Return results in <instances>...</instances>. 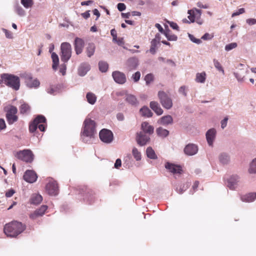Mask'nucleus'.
I'll return each instance as SVG.
<instances>
[{"label": "nucleus", "instance_id": "nucleus-1", "mask_svg": "<svg viewBox=\"0 0 256 256\" xmlns=\"http://www.w3.org/2000/svg\"><path fill=\"white\" fill-rule=\"evenodd\" d=\"M26 229L25 225L17 221L6 224L4 228L5 234L10 237H16Z\"/></svg>", "mask_w": 256, "mask_h": 256}, {"label": "nucleus", "instance_id": "nucleus-2", "mask_svg": "<svg viewBox=\"0 0 256 256\" xmlns=\"http://www.w3.org/2000/svg\"><path fill=\"white\" fill-rule=\"evenodd\" d=\"M2 82L7 86L17 90L20 88V80L18 76L11 74H3L1 75Z\"/></svg>", "mask_w": 256, "mask_h": 256}, {"label": "nucleus", "instance_id": "nucleus-3", "mask_svg": "<svg viewBox=\"0 0 256 256\" xmlns=\"http://www.w3.org/2000/svg\"><path fill=\"white\" fill-rule=\"evenodd\" d=\"M46 118L42 115L38 116L32 122L29 124V130L30 132H35L38 128L42 131L44 132L46 126Z\"/></svg>", "mask_w": 256, "mask_h": 256}, {"label": "nucleus", "instance_id": "nucleus-4", "mask_svg": "<svg viewBox=\"0 0 256 256\" xmlns=\"http://www.w3.org/2000/svg\"><path fill=\"white\" fill-rule=\"evenodd\" d=\"M82 134V136L93 138L96 134L95 122L90 118H86L84 122V128Z\"/></svg>", "mask_w": 256, "mask_h": 256}, {"label": "nucleus", "instance_id": "nucleus-5", "mask_svg": "<svg viewBox=\"0 0 256 256\" xmlns=\"http://www.w3.org/2000/svg\"><path fill=\"white\" fill-rule=\"evenodd\" d=\"M5 111L6 119L9 124H12L18 120V116L16 115L18 110L16 106H9L5 108Z\"/></svg>", "mask_w": 256, "mask_h": 256}, {"label": "nucleus", "instance_id": "nucleus-6", "mask_svg": "<svg viewBox=\"0 0 256 256\" xmlns=\"http://www.w3.org/2000/svg\"><path fill=\"white\" fill-rule=\"evenodd\" d=\"M72 56V46L68 42H62L60 46V58L63 62H67Z\"/></svg>", "mask_w": 256, "mask_h": 256}, {"label": "nucleus", "instance_id": "nucleus-7", "mask_svg": "<svg viewBox=\"0 0 256 256\" xmlns=\"http://www.w3.org/2000/svg\"><path fill=\"white\" fill-rule=\"evenodd\" d=\"M15 156L27 163H31L34 158V155L30 150H24L16 152Z\"/></svg>", "mask_w": 256, "mask_h": 256}, {"label": "nucleus", "instance_id": "nucleus-8", "mask_svg": "<svg viewBox=\"0 0 256 256\" xmlns=\"http://www.w3.org/2000/svg\"><path fill=\"white\" fill-rule=\"evenodd\" d=\"M158 97L162 106L169 110L172 106V101L171 98L164 91L158 92Z\"/></svg>", "mask_w": 256, "mask_h": 256}, {"label": "nucleus", "instance_id": "nucleus-9", "mask_svg": "<svg viewBox=\"0 0 256 256\" xmlns=\"http://www.w3.org/2000/svg\"><path fill=\"white\" fill-rule=\"evenodd\" d=\"M46 190L49 195H57L58 192L57 182L52 178L49 179L48 182L46 186Z\"/></svg>", "mask_w": 256, "mask_h": 256}, {"label": "nucleus", "instance_id": "nucleus-10", "mask_svg": "<svg viewBox=\"0 0 256 256\" xmlns=\"http://www.w3.org/2000/svg\"><path fill=\"white\" fill-rule=\"evenodd\" d=\"M100 140L105 143H110L113 140V134L108 130L104 128L99 133Z\"/></svg>", "mask_w": 256, "mask_h": 256}, {"label": "nucleus", "instance_id": "nucleus-11", "mask_svg": "<svg viewBox=\"0 0 256 256\" xmlns=\"http://www.w3.org/2000/svg\"><path fill=\"white\" fill-rule=\"evenodd\" d=\"M24 179L29 183H33L35 182L38 178L36 174L33 170H27L24 176Z\"/></svg>", "mask_w": 256, "mask_h": 256}, {"label": "nucleus", "instance_id": "nucleus-12", "mask_svg": "<svg viewBox=\"0 0 256 256\" xmlns=\"http://www.w3.org/2000/svg\"><path fill=\"white\" fill-rule=\"evenodd\" d=\"M74 50L76 54H81L84 46V40L79 38H76L74 40Z\"/></svg>", "mask_w": 256, "mask_h": 256}, {"label": "nucleus", "instance_id": "nucleus-13", "mask_svg": "<svg viewBox=\"0 0 256 256\" xmlns=\"http://www.w3.org/2000/svg\"><path fill=\"white\" fill-rule=\"evenodd\" d=\"M112 77L114 81L120 84H123L126 81L125 74L118 71H115L112 72Z\"/></svg>", "mask_w": 256, "mask_h": 256}, {"label": "nucleus", "instance_id": "nucleus-14", "mask_svg": "<svg viewBox=\"0 0 256 256\" xmlns=\"http://www.w3.org/2000/svg\"><path fill=\"white\" fill-rule=\"evenodd\" d=\"M48 209L46 205L42 206L38 209L36 210L33 213L30 215V218L32 220L36 219L39 216H42Z\"/></svg>", "mask_w": 256, "mask_h": 256}, {"label": "nucleus", "instance_id": "nucleus-15", "mask_svg": "<svg viewBox=\"0 0 256 256\" xmlns=\"http://www.w3.org/2000/svg\"><path fill=\"white\" fill-rule=\"evenodd\" d=\"M136 140L139 145L144 146L150 141V138L149 136L144 134L143 132H140L137 134Z\"/></svg>", "mask_w": 256, "mask_h": 256}, {"label": "nucleus", "instance_id": "nucleus-16", "mask_svg": "<svg viewBox=\"0 0 256 256\" xmlns=\"http://www.w3.org/2000/svg\"><path fill=\"white\" fill-rule=\"evenodd\" d=\"M165 168L173 174H181L182 172L181 166L170 162L166 164Z\"/></svg>", "mask_w": 256, "mask_h": 256}, {"label": "nucleus", "instance_id": "nucleus-17", "mask_svg": "<svg viewBox=\"0 0 256 256\" xmlns=\"http://www.w3.org/2000/svg\"><path fill=\"white\" fill-rule=\"evenodd\" d=\"M198 150V146L194 144H188L184 149V153L188 156L195 154Z\"/></svg>", "mask_w": 256, "mask_h": 256}, {"label": "nucleus", "instance_id": "nucleus-18", "mask_svg": "<svg viewBox=\"0 0 256 256\" xmlns=\"http://www.w3.org/2000/svg\"><path fill=\"white\" fill-rule=\"evenodd\" d=\"M189 14L188 16V19L190 22H194L196 17H200L201 15V10L196 8H193L188 10V12Z\"/></svg>", "mask_w": 256, "mask_h": 256}, {"label": "nucleus", "instance_id": "nucleus-19", "mask_svg": "<svg viewBox=\"0 0 256 256\" xmlns=\"http://www.w3.org/2000/svg\"><path fill=\"white\" fill-rule=\"evenodd\" d=\"M238 177L232 176L228 180V186L232 190H235L238 182Z\"/></svg>", "mask_w": 256, "mask_h": 256}, {"label": "nucleus", "instance_id": "nucleus-20", "mask_svg": "<svg viewBox=\"0 0 256 256\" xmlns=\"http://www.w3.org/2000/svg\"><path fill=\"white\" fill-rule=\"evenodd\" d=\"M216 131L214 128L209 130L206 134V138L208 144L212 146L213 142L215 138Z\"/></svg>", "mask_w": 256, "mask_h": 256}, {"label": "nucleus", "instance_id": "nucleus-21", "mask_svg": "<svg viewBox=\"0 0 256 256\" xmlns=\"http://www.w3.org/2000/svg\"><path fill=\"white\" fill-rule=\"evenodd\" d=\"M141 128L143 133L151 134L154 132V127L146 122H143L142 124Z\"/></svg>", "mask_w": 256, "mask_h": 256}, {"label": "nucleus", "instance_id": "nucleus-22", "mask_svg": "<svg viewBox=\"0 0 256 256\" xmlns=\"http://www.w3.org/2000/svg\"><path fill=\"white\" fill-rule=\"evenodd\" d=\"M150 108L158 115L160 116L162 114L163 110L156 102H150Z\"/></svg>", "mask_w": 256, "mask_h": 256}, {"label": "nucleus", "instance_id": "nucleus-23", "mask_svg": "<svg viewBox=\"0 0 256 256\" xmlns=\"http://www.w3.org/2000/svg\"><path fill=\"white\" fill-rule=\"evenodd\" d=\"M138 64V60L135 58H129L126 62V65L130 70L135 69Z\"/></svg>", "mask_w": 256, "mask_h": 256}, {"label": "nucleus", "instance_id": "nucleus-24", "mask_svg": "<svg viewBox=\"0 0 256 256\" xmlns=\"http://www.w3.org/2000/svg\"><path fill=\"white\" fill-rule=\"evenodd\" d=\"M158 122L160 124L166 126L173 122V118L172 116L167 115L162 117Z\"/></svg>", "mask_w": 256, "mask_h": 256}, {"label": "nucleus", "instance_id": "nucleus-25", "mask_svg": "<svg viewBox=\"0 0 256 256\" xmlns=\"http://www.w3.org/2000/svg\"><path fill=\"white\" fill-rule=\"evenodd\" d=\"M90 70V66L88 64L83 63L80 66L78 72L80 76H84Z\"/></svg>", "mask_w": 256, "mask_h": 256}, {"label": "nucleus", "instance_id": "nucleus-26", "mask_svg": "<svg viewBox=\"0 0 256 256\" xmlns=\"http://www.w3.org/2000/svg\"><path fill=\"white\" fill-rule=\"evenodd\" d=\"M256 198V193H249L241 196L242 201L248 202L254 201Z\"/></svg>", "mask_w": 256, "mask_h": 256}, {"label": "nucleus", "instance_id": "nucleus-27", "mask_svg": "<svg viewBox=\"0 0 256 256\" xmlns=\"http://www.w3.org/2000/svg\"><path fill=\"white\" fill-rule=\"evenodd\" d=\"M26 83L30 88H37L40 85V82L37 79H32L31 77L27 78Z\"/></svg>", "mask_w": 256, "mask_h": 256}, {"label": "nucleus", "instance_id": "nucleus-28", "mask_svg": "<svg viewBox=\"0 0 256 256\" xmlns=\"http://www.w3.org/2000/svg\"><path fill=\"white\" fill-rule=\"evenodd\" d=\"M126 100L129 104L136 106L138 104V101L136 97L130 94H126Z\"/></svg>", "mask_w": 256, "mask_h": 256}, {"label": "nucleus", "instance_id": "nucleus-29", "mask_svg": "<svg viewBox=\"0 0 256 256\" xmlns=\"http://www.w3.org/2000/svg\"><path fill=\"white\" fill-rule=\"evenodd\" d=\"M42 197L39 194H33L30 198V202L32 204H38L41 202Z\"/></svg>", "mask_w": 256, "mask_h": 256}, {"label": "nucleus", "instance_id": "nucleus-30", "mask_svg": "<svg viewBox=\"0 0 256 256\" xmlns=\"http://www.w3.org/2000/svg\"><path fill=\"white\" fill-rule=\"evenodd\" d=\"M157 134L162 138H165L169 134V132L162 127H159L156 130Z\"/></svg>", "mask_w": 256, "mask_h": 256}, {"label": "nucleus", "instance_id": "nucleus-31", "mask_svg": "<svg viewBox=\"0 0 256 256\" xmlns=\"http://www.w3.org/2000/svg\"><path fill=\"white\" fill-rule=\"evenodd\" d=\"M52 68L54 70H56L59 64L58 56L55 52H52Z\"/></svg>", "mask_w": 256, "mask_h": 256}, {"label": "nucleus", "instance_id": "nucleus-32", "mask_svg": "<svg viewBox=\"0 0 256 256\" xmlns=\"http://www.w3.org/2000/svg\"><path fill=\"white\" fill-rule=\"evenodd\" d=\"M140 113L142 116H147L148 118H150L152 116V112L146 106H144L140 108Z\"/></svg>", "mask_w": 256, "mask_h": 256}, {"label": "nucleus", "instance_id": "nucleus-33", "mask_svg": "<svg viewBox=\"0 0 256 256\" xmlns=\"http://www.w3.org/2000/svg\"><path fill=\"white\" fill-rule=\"evenodd\" d=\"M95 49H96V46L94 44H92V43L89 44L86 48V52L87 56L88 57L92 56L94 54Z\"/></svg>", "mask_w": 256, "mask_h": 256}, {"label": "nucleus", "instance_id": "nucleus-34", "mask_svg": "<svg viewBox=\"0 0 256 256\" xmlns=\"http://www.w3.org/2000/svg\"><path fill=\"white\" fill-rule=\"evenodd\" d=\"M206 79V74L205 72L198 73L196 75V81L197 82L204 83Z\"/></svg>", "mask_w": 256, "mask_h": 256}, {"label": "nucleus", "instance_id": "nucleus-35", "mask_svg": "<svg viewBox=\"0 0 256 256\" xmlns=\"http://www.w3.org/2000/svg\"><path fill=\"white\" fill-rule=\"evenodd\" d=\"M86 98L87 101L91 104H94L96 100V96L92 92H88L86 94Z\"/></svg>", "mask_w": 256, "mask_h": 256}, {"label": "nucleus", "instance_id": "nucleus-36", "mask_svg": "<svg viewBox=\"0 0 256 256\" xmlns=\"http://www.w3.org/2000/svg\"><path fill=\"white\" fill-rule=\"evenodd\" d=\"M158 42V40L155 38L152 39L151 41V45L149 52L152 54H154L156 52V46Z\"/></svg>", "mask_w": 256, "mask_h": 256}, {"label": "nucleus", "instance_id": "nucleus-37", "mask_svg": "<svg viewBox=\"0 0 256 256\" xmlns=\"http://www.w3.org/2000/svg\"><path fill=\"white\" fill-rule=\"evenodd\" d=\"M146 154L148 158L151 159H156L157 156L155 154L154 151L151 147H148L146 150Z\"/></svg>", "mask_w": 256, "mask_h": 256}, {"label": "nucleus", "instance_id": "nucleus-38", "mask_svg": "<svg viewBox=\"0 0 256 256\" xmlns=\"http://www.w3.org/2000/svg\"><path fill=\"white\" fill-rule=\"evenodd\" d=\"M30 110V106L27 104H22L20 108V112L22 114H26Z\"/></svg>", "mask_w": 256, "mask_h": 256}, {"label": "nucleus", "instance_id": "nucleus-39", "mask_svg": "<svg viewBox=\"0 0 256 256\" xmlns=\"http://www.w3.org/2000/svg\"><path fill=\"white\" fill-rule=\"evenodd\" d=\"M99 69L102 72H106L107 71L108 65L107 62H100L98 63Z\"/></svg>", "mask_w": 256, "mask_h": 256}, {"label": "nucleus", "instance_id": "nucleus-40", "mask_svg": "<svg viewBox=\"0 0 256 256\" xmlns=\"http://www.w3.org/2000/svg\"><path fill=\"white\" fill-rule=\"evenodd\" d=\"M21 4L25 8H31L33 4V0H21Z\"/></svg>", "mask_w": 256, "mask_h": 256}, {"label": "nucleus", "instance_id": "nucleus-41", "mask_svg": "<svg viewBox=\"0 0 256 256\" xmlns=\"http://www.w3.org/2000/svg\"><path fill=\"white\" fill-rule=\"evenodd\" d=\"M164 34L169 40H177V36L174 34H171L170 30L165 31Z\"/></svg>", "mask_w": 256, "mask_h": 256}, {"label": "nucleus", "instance_id": "nucleus-42", "mask_svg": "<svg viewBox=\"0 0 256 256\" xmlns=\"http://www.w3.org/2000/svg\"><path fill=\"white\" fill-rule=\"evenodd\" d=\"M230 160L229 156L226 154H220V162L224 164H227Z\"/></svg>", "mask_w": 256, "mask_h": 256}, {"label": "nucleus", "instance_id": "nucleus-43", "mask_svg": "<svg viewBox=\"0 0 256 256\" xmlns=\"http://www.w3.org/2000/svg\"><path fill=\"white\" fill-rule=\"evenodd\" d=\"M213 61H214V67L218 70H219L220 72H222V74H224V70L221 64H220V62L218 60H216V59H214Z\"/></svg>", "mask_w": 256, "mask_h": 256}, {"label": "nucleus", "instance_id": "nucleus-44", "mask_svg": "<svg viewBox=\"0 0 256 256\" xmlns=\"http://www.w3.org/2000/svg\"><path fill=\"white\" fill-rule=\"evenodd\" d=\"M132 154L136 160H140L141 159V154L136 148H134L132 150Z\"/></svg>", "mask_w": 256, "mask_h": 256}, {"label": "nucleus", "instance_id": "nucleus-45", "mask_svg": "<svg viewBox=\"0 0 256 256\" xmlns=\"http://www.w3.org/2000/svg\"><path fill=\"white\" fill-rule=\"evenodd\" d=\"M248 170L250 173L256 174V158L252 162Z\"/></svg>", "mask_w": 256, "mask_h": 256}, {"label": "nucleus", "instance_id": "nucleus-46", "mask_svg": "<svg viewBox=\"0 0 256 256\" xmlns=\"http://www.w3.org/2000/svg\"><path fill=\"white\" fill-rule=\"evenodd\" d=\"M237 46L236 42H232L226 46L225 50L226 51L230 50H231L236 48Z\"/></svg>", "mask_w": 256, "mask_h": 256}, {"label": "nucleus", "instance_id": "nucleus-47", "mask_svg": "<svg viewBox=\"0 0 256 256\" xmlns=\"http://www.w3.org/2000/svg\"><path fill=\"white\" fill-rule=\"evenodd\" d=\"M16 13L20 16H23L25 14L24 10L20 6H17L16 8Z\"/></svg>", "mask_w": 256, "mask_h": 256}, {"label": "nucleus", "instance_id": "nucleus-48", "mask_svg": "<svg viewBox=\"0 0 256 256\" xmlns=\"http://www.w3.org/2000/svg\"><path fill=\"white\" fill-rule=\"evenodd\" d=\"M144 80L147 84L151 82L154 80V76L152 74H149L146 75Z\"/></svg>", "mask_w": 256, "mask_h": 256}, {"label": "nucleus", "instance_id": "nucleus-49", "mask_svg": "<svg viewBox=\"0 0 256 256\" xmlns=\"http://www.w3.org/2000/svg\"><path fill=\"white\" fill-rule=\"evenodd\" d=\"M188 36L190 40L194 42L200 44L201 43L202 41L200 39L196 38L193 35L189 34Z\"/></svg>", "mask_w": 256, "mask_h": 256}, {"label": "nucleus", "instance_id": "nucleus-50", "mask_svg": "<svg viewBox=\"0 0 256 256\" xmlns=\"http://www.w3.org/2000/svg\"><path fill=\"white\" fill-rule=\"evenodd\" d=\"M245 12V10L244 8H240L238 12H234L232 15V17H234L235 16H238L240 15V14H244Z\"/></svg>", "mask_w": 256, "mask_h": 256}, {"label": "nucleus", "instance_id": "nucleus-51", "mask_svg": "<svg viewBox=\"0 0 256 256\" xmlns=\"http://www.w3.org/2000/svg\"><path fill=\"white\" fill-rule=\"evenodd\" d=\"M140 74L139 72H136L132 75V78L136 82H138L140 80Z\"/></svg>", "mask_w": 256, "mask_h": 256}, {"label": "nucleus", "instance_id": "nucleus-52", "mask_svg": "<svg viewBox=\"0 0 256 256\" xmlns=\"http://www.w3.org/2000/svg\"><path fill=\"white\" fill-rule=\"evenodd\" d=\"M117 8L119 11L122 12L126 8V6L124 3H119L118 4Z\"/></svg>", "mask_w": 256, "mask_h": 256}, {"label": "nucleus", "instance_id": "nucleus-53", "mask_svg": "<svg viewBox=\"0 0 256 256\" xmlns=\"http://www.w3.org/2000/svg\"><path fill=\"white\" fill-rule=\"evenodd\" d=\"M114 42H116L120 46H123L124 44V38H118V39L117 38L116 40Z\"/></svg>", "mask_w": 256, "mask_h": 256}, {"label": "nucleus", "instance_id": "nucleus-54", "mask_svg": "<svg viewBox=\"0 0 256 256\" xmlns=\"http://www.w3.org/2000/svg\"><path fill=\"white\" fill-rule=\"evenodd\" d=\"M111 35L113 38V41H116L117 38L116 32L114 29H112L110 31Z\"/></svg>", "mask_w": 256, "mask_h": 256}, {"label": "nucleus", "instance_id": "nucleus-55", "mask_svg": "<svg viewBox=\"0 0 256 256\" xmlns=\"http://www.w3.org/2000/svg\"><path fill=\"white\" fill-rule=\"evenodd\" d=\"M246 23L250 26L254 24H256V19L254 18H248L246 20Z\"/></svg>", "mask_w": 256, "mask_h": 256}, {"label": "nucleus", "instance_id": "nucleus-56", "mask_svg": "<svg viewBox=\"0 0 256 256\" xmlns=\"http://www.w3.org/2000/svg\"><path fill=\"white\" fill-rule=\"evenodd\" d=\"M6 128V124L4 119L0 118V130L4 129Z\"/></svg>", "mask_w": 256, "mask_h": 256}, {"label": "nucleus", "instance_id": "nucleus-57", "mask_svg": "<svg viewBox=\"0 0 256 256\" xmlns=\"http://www.w3.org/2000/svg\"><path fill=\"white\" fill-rule=\"evenodd\" d=\"M14 192H15L14 190L10 189L6 192V196L7 198H10L14 194Z\"/></svg>", "mask_w": 256, "mask_h": 256}, {"label": "nucleus", "instance_id": "nucleus-58", "mask_svg": "<svg viewBox=\"0 0 256 256\" xmlns=\"http://www.w3.org/2000/svg\"><path fill=\"white\" fill-rule=\"evenodd\" d=\"M122 166V161L120 159L118 158L114 164V168H119Z\"/></svg>", "mask_w": 256, "mask_h": 256}, {"label": "nucleus", "instance_id": "nucleus-59", "mask_svg": "<svg viewBox=\"0 0 256 256\" xmlns=\"http://www.w3.org/2000/svg\"><path fill=\"white\" fill-rule=\"evenodd\" d=\"M4 32L7 38H12V33L10 31L6 29H4Z\"/></svg>", "mask_w": 256, "mask_h": 256}, {"label": "nucleus", "instance_id": "nucleus-60", "mask_svg": "<svg viewBox=\"0 0 256 256\" xmlns=\"http://www.w3.org/2000/svg\"><path fill=\"white\" fill-rule=\"evenodd\" d=\"M228 118H225L221 122V127L222 128H224L227 124Z\"/></svg>", "mask_w": 256, "mask_h": 256}, {"label": "nucleus", "instance_id": "nucleus-61", "mask_svg": "<svg viewBox=\"0 0 256 256\" xmlns=\"http://www.w3.org/2000/svg\"><path fill=\"white\" fill-rule=\"evenodd\" d=\"M179 92L184 96H186V87L184 86H181L179 89Z\"/></svg>", "mask_w": 256, "mask_h": 256}, {"label": "nucleus", "instance_id": "nucleus-62", "mask_svg": "<svg viewBox=\"0 0 256 256\" xmlns=\"http://www.w3.org/2000/svg\"><path fill=\"white\" fill-rule=\"evenodd\" d=\"M197 6L200 8H208V4H203L202 2H199L197 3Z\"/></svg>", "mask_w": 256, "mask_h": 256}, {"label": "nucleus", "instance_id": "nucleus-63", "mask_svg": "<svg viewBox=\"0 0 256 256\" xmlns=\"http://www.w3.org/2000/svg\"><path fill=\"white\" fill-rule=\"evenodd\" d=\"M47 92L48 93H49L50 94H54L55 92H56V90L53 87L50 86L47 89Z\"/></svg>", "mask_w": 256, "mask_h": 256}, {"label": "nucleus", "instance_id": "nucleus-64", "mask_svg": "<svg viewBox=\"0 0 256 256\" xmlns=\"http://www.w3.org/2000/svg\"><path fill=\"white\" fill-rule=\"evenodd\" d=\"M89 12L90 11H86L85 12L82 13V16L85 19L88 18L90 16V14Z\"/></svg>", "mask_w": 256, "mask_h": 256}]
</instances>
